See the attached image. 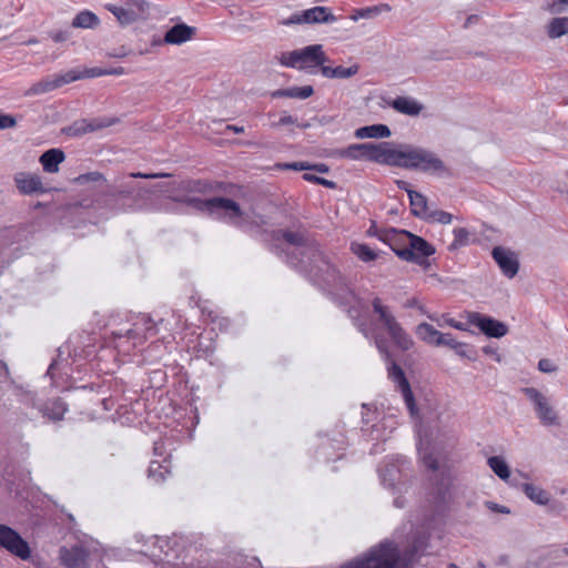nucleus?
<instances>
[{"mask_svg": "<svg viewBox=\"0 0 568 568\" xmlns=\"http://www.w3.org/2000/svg\"><path fill=\"white\" fill-rule=\"evenodd\" d=\"M286 264L305 273L341 306L347 307L355 298L339 270L304 234L286 231Z\"/></svg>", "mask_w": 568, "mask_h": 568, "instance_id": "nucleus-1", "label": "nucleus"}, {"mask_svg": "<svg viewBox=\"0 0 568 568\" xmlns=\"http://www.w3.org/2000/svg\"><path fill=\"white\" fill-rule=\"evenodd\" d=\"M173 201L185 204L194 211L207 213L214 219L240 229H244L247 223L248 215L242 211L237 202L229 197L215 196L202 200L196 196L184 195L173 197Z\"/></svg>", "mask_w": 568, "mask_h": 568, "instance_id": "nucleus-2", "label": "nucleus"}, {"mask_svg": "<svg viewBox=\"0 0 568 568\" xmlns=\"http://www.w3.org/2000/svg\"><path fill=\"white\" fill-rule=\"evenodd\" d=\"M419 455L425 467L433 473L429 476V481L435 511L443 514L453 499L450 471L446 467H440L438 459L432 453L419 450Z\"/></svg>", "mask_w": 568, "mask_h": 568, "instance_id": "nucleus-3", "label": "nucleus"}, {"mask_svg": "<svg viewBox=\"0 0 568 568\" xmlns=\"http://www.w3.org/2000/svg\"><path fill=\"white\" fill-rule=\"evenodd\" d=\"M398 168L424 173H439L446 170L445 163L433 152L410 144L400 145Z\"/></svg>", "mask_w": 568, "mask_h": 568, "instance_id": "nucleus-4", "label": "nucleus"}, {"mask_svg": "<svg viewBox=\"0 0 568 568\" xmlns=\"http://www.w3.org/2000/svg\"><path fill=\"white\" fill-rule=\"evenodd\" d=\"M400 555L397 546L389 540H384L371 548L363 558L348 561L341 568H397Z\"/></svg>", "mask_w": 568, "mask_h": 568, "instance_id": "nucleus-5", "label": "nucleus"}, {"mask_svg": "<svg viewBox=\"0 0 568 568\" xmlns=\"http://www.w3.org/2000/svg\"><path fill=\"white\" fill-rule=\"evenodd\" d=\"M149 191L139 184L121 183L119 190L112 192L103 200L111 211L143 210Z\"/></svg>", "mask_w": 568, "mask_h": 568, "instance_id": "nucleus-6", "label": "nucleus"}, {"mask_svg": "<svg viewBox=\"0 0 568 568\" xmlns=\"http://www.w3.org/2000/svg\"><path fill=\"white\" fill-rule=\"evenodd\" d=\"M372 307L393 343L402 351L410 349L414 345L413 338L396 320L390 308L383 303L382 298L374 297Z\"/></svg>", "mask_w": 568, "mask_h": 568, "instance_id": "nucleus-7", "label": "nucleus"}, {"mask_svg": "<svg viewBox=\"0 0 568 568\" xmlns=\"http://www.w3.org/2000/svg\"><path fill=\"white\" fill-rule=\"evenodd\" d=\"M328 61L322 44H311L290 52L286 58V67L295 68L307 74H316L318 71L322 73V68Z\"/></svg>", "mask_w": 568, "mask_h": 568, "instance_id": "nucleus-8", "label": "nucleus"}, {"mask_svg": "<svg viewBox=\"0 0 568 568\" xmlns=\"http://www.w3.org/2000/svg\"><path fill=\"white\" fill-rule=\"evenodd\" d=\"M0 547L21 560L31 557L28 541L16 529L4 524H0Z\"/></svg>", "mask_w": 568, "mask_h": 568, "instance_id": "nucleus-9", "label": "nucleus"}, {"mask_svg": "<svg viewBox=\"0 0 568 568\" xmlns=\"http://www.w3.org/2000/svg\"><path fill=\"white\" fill-rule=\"evenodd\" d=\"M523 392L534 404L536 415L542 425H559L558 415L544 394L535 387H525Z\"/></svg>", "mask_w": 568, "mask_h": 568, "instance_id": "nucleus-10", "label": "nucleus"}, {"mask_svg": "<svg viewBox=\"0 0 568 568\" xmlns=\"http://www.w3.org/2000/svg\"><path fill=\"white\" fill-rule=\"evenodd\" d=\"M337 18L326 7H313L311 9L297 11L286 18L288 24H315V23H333Z\"/></svg>", "mask_w": 568, "mask_h": 568, "instance_id": "nucleus-11", "label": "nucleus"}, {"mask_svg": "<svg viewBox=\"0 0 568 568\" xmlns=\"http://www.w3.org/2000/svg\"><path fill=\"white\" fill-rule=\"evenodd\" d=\"M387 364V373L389 379L396 384L397 388L400 390L405 404L412 415L417 410L414 394L412 392L410 385L403 368L390 358V361H385Z\"/></svg>", "mask_w": 568, "mask_h": 568, "instance_id": "nucleus-12", "label": "nucleus"}, {"mask_svg": "<svg viewBox=\"0 0 568 568\" xmlns=\"http://www.w3.org/2000/svg\"><path fill=\"white\" fill-rule=\"evenodd\" d=\"M367 161L398 168L400 148L394 149L389 142L367 143Z\"/></svg>", "mask_w": 568, "mask_h": 568, "instance_id": "nucleus-13", "label": "nucleus"}, {"mask_svg": "<svg viewBox=\"0 0 568 568\" xmlns=\"http://www.w3.org/2000/svg\"><path fill=\"white\" fill-rule=\"evenodd\" d=\"M468 323L479 328L488 337L500 338L508 333V326L488 315L477 312L468 313Z\"/></svg>", "mask_w": 568, "mask_h": 568, "instance_id": "nucleus-14", "label": "nucleus"}, {"mask_svg": "<svg viewBox=\"0 0 568 568\" xmlns=\"http://www.w3.org/2000/svg\"><path fill=\"white\" fill-rule=\"evenodd\" d=\"M428 538L429 537L425 532H416L413 536L412 541L403 552L402 559L405 566L419 561L423 556H429L434 554Z\"/></svg>", "mask_w": 568, "mask_h": 568, "instance_id": "nucleus-15", "label": "nucleus"}, {"mask_svg": "<svg viewBox=\"0 0 568 568\" xmlns=\"http://www.w3.org/2000/svg\"><path fill=\"white\" fill-rule=\"evenodd\" d=\"M491 256L506 277L513 278L517 275L519 260L514 251L504 246H495L491 251Z\"/></svg>", "mask_w": 568, "mask_h": 568, "instance_id": "nucleus-16", "label": "nucleus"}, {"mask_svg": "<svg viewBox=\"0 0 568 568\" xmlns=\"http://www.w3.org/2000/svg\"><path fill=\"white\" fill-rule=\"evenodd\" d=\"M13 181L18 191L23 195L43 194L48 192L41 178L36 173L18 172L14 174Z\"/></svg>", "mask_w": 568, "mask_h": 568, "instance_id": "nucleus-17", "label": "nucleus"}, {"mask_svg": "<svg viewBox=\"0 0 568 568\" xmlns=\"http://www.w3.org/2000/svg\"><path fill=\"white\" fill-rule=\"evenodd\" d=\"M89 551L82 546L60 549V560L65 568H88Z\"/></svg>", "mask_w": 568, "mask_h": 568, "instance_id": "nucleus-18", "label": "nucleus"}, {"mask_svg": "<svg viewBox=\"0 0 568 568\" xmlns=\"http://www.w3.org/2000/svg\"><path fill=\"white\" fill-rule=\"evenodd\" d=\"M67 72L62 74L49 75L33 83L26 92V97L40 95L51 92L64 84H68Z\"/></svg>", "mask_w": 568, "mask_h": 568, "instance_id": "nucleus-19", "label": "nucleus"}, {"mask_svg": "<svg viewBox=\"0 0 568 568\" xmlns=\"http://www.w3.org/2000/svg\"><path fill=\"white\" fill-rule=\"evenodd\" d=\"M407 464L404 457L392 458L383 467L378 469L379 478L385 487L395 488L396 483L400 478L402 467Z\"/></svg>", "mask_w": 568, "mask_h": 568, "instance_id": "nucleus-20", "label": "nucleus"}, {"mask_svg": "<svg viewBox=\"0 0 568 568\" xmlns=\"http://www.w3.org/2000/svg\"><path fill=\"white\" fill-rule=\"evenodd\" d=\"M110 124H111L110 122H104L102 120H97V119L91 120V121L81 119V120L74 121L69 126L63 128L62 133L67 134L68 136H81L88 132H94V131L105 128Z\"/></svg>", "mask_w": 568, "mask_h": 568, "instance_id": "nucleus-21", "label": "nucleus"}, {"mask_svg": "<svg viewBox=\"0 0 568 568\" xmlns=\"http://www.w3.org/2000/svg\"><path fill=\"white\" fill-rule=\"evenodd\" d=\"M65 160V154L61 149L53 148L44 151L40 158L39 162L42 165V169L47 173H57L59 172V165Z\"/></svg>", "mask_w": 568, "mask_h": 568, "instance_id": "nucleus-22", "label": "nucleus"}, {"mask_svg": "<svg viewBox=\"0 0 568 568\" xmlns=\"http://www.w3.org/2000/svg\"><path fill=\"white\" fill-rule=\"evenodd\" d=\"M400 235L405 236L409 240L410 246L416 253L418 261H422L424 257H428L435 253V247L429 244L423 237L410 233L409 231L402 230Z\"/></svg>", "mask_w": 568, "mask_h": 568, "instance_id": "nucleus-23", "label": "nucleus"}, {"mask_svg": "<svg viewBox=\"0 0 568 568\" xmlns=\"http://www.w3.org/2000/svg\"><path fill=\"white\" fill-rule=\"evenodd\" d=\"M194 32V28L184 23H178L166 31L164 41L171 44H181L190 40Z\"/></svg>", "mask_w": 568, "mask_h": 568, "instance_id": "nucleus-24", "label": "nucleus"}, {"mask_svg": "<svg viewBox=\"0 0 568 568\" xmlns=\"http://www.w3.org/2000/svg\"><path fill=\"white\" fill-rule=\"evenodd\" d=\"M67 409V405L60 398L49 400L39 406V410L41 412L42 416L52 422L61 420Z\"/></svg>", "mask_w": 568, "mask_h": 568, "instance_id": "nucleus-25", "label": "nucleus"}, {"mask_svg": "<svg viewBox=\"0 0 568 568\" xmlns=\"http://www.w3.org/2000/svg\"><path fill=\"white\" fill-rule=\"evenodd\" d=\"M408 197L412 214L422 220H426L430 212L427 197L417 191H408Z\"/></svg>", "mask_w": 568, "mask_h": 568, "instance_id": "nucleus-26", "label": "nucleus"}, {"mask_svg": "<svg viewBox=\"0 0 568 568\" xmlns=\"http://www.w3.org/2000/svg\"><path fill=\"white\" fill-rule=\"evenodd\" d=\"M392 134L386 124H372L358 128L355 131L357 139H384L389 138Z\"/></svg>", "mask_w": 568, "mask_h": 568, "instance_id": "nucleus-27", "label": "nucleus"}, {"mask_svg": "<svg viewBox=\"0 0 568 568\" xmlns=\"http://www.w3.org/2000/svg\"><path fill=\"white\" fill-rule=\"evenodd\" d=\"M392 108L399 113L407 115H418L423 109L416 100L406 97H398L390 103Z\"/></svg>", "mask_w": 568, "mask_h": 568, "instance_id": "nucleus-28", "label": "nucleus"}, {"mask_svg": "<svg viewBox=\"0 0 568 568\" xmlns=\"http://www.w3.org/2000/svg\"><path fill=\"white\" fill-rule=\"evenodd\" d=\"M359 71L358 64H353L348 68L337 65L335 68L324 65L322 68V75L327 79H348L357 74Z\"/></svg>", "mask_w": 568, "mask_h": 568, "instance_id": "nucleus-29", "label": "nucleus"}, {"mask_svg": "<svg viewBox=\"0 0 568 568\" xmlns=\"http://www.w3.org/2000/svg\"><path fill=\"white\" fill-rule=\"evenodd\" d=\"M100 23V18L94 12L82 10L73 18L71 26L79 29H97Z\"/></svg>", "mask_w": 568, "mask_h": 568, "instance_id": "nucleus-30", "label": "nucleus"}, {"mask_svg": "<svg viewBox=\"0 0 568 568\" xmlns=\"http://www.w3.org/2000/svg\"><path fill=\"white\" fill-rule=\"evenodd\" d=\"M367 143L351 144L347 148L335 151V155L341 159L367 160Z\"/></svg>", "mask_w": 568, "mask_h": 568, "instance_id": "nucleus-31", "label": "nucleus"}, {"mask_svg": "<svg viewBox=\"0 0 568 568\" xmlns=\"http://www.w3.org/2000/svg\"><path fill=\"white\" fill-rule=\"evenodd\" d=\"M442 332L428 323H420L416 327V335L423 342L437 346V339L442 338Z\"/></svg>", "mask_w": 568, "mask_h": 568, "instance_id": "nucleus-32", "label": "nucleus"}, {"mask_svg": "<svg viewBox=\"0 0 568 568\" xmlns=\"http://www.w3.org/2000/svg\"><path fill=\"white\" fill-rule=\"evenodd\" d=\"M105 8L116 17L122 26L131 24L139 18V12L134 9H125L115 4H106Z\"/></svg>", "mask_w": 568, "mask_h": 568, "instance_id": "nucleus-33", "label": "nucleus"}, {"mask_svg": "<svg viewBox=\"0 0 568 568\" xmlns=\"http://www.w3.org/2000/svg\"><path fill=\"white\" fill-rule=\"evenodd\" d=\"M104 68H85L83 70L72 69L67 71L68 82H74L81 79L97 78L104 75Z\"/></svg>", "mask_w": 568, "mask_h": 568, "instance_id": "nucleus-34", "label": "nucleus"}, {"mask_svg": "<svg viewBox=\"0 0 568 568\" xmlns=\"http://www.w3.org/2000/svg\"><path fill=\"white\" fill-rule=\"evenodd\" d=\"M568 33V17L552 18L547 26L550 39H557Z\"/></svg>", "mask_w": 568, "mask_h": 568, "instance_id": "nucleus-35", "label": "nucleus"}, {"mask_svg": "<svg viewBox=\"0 0 568 568\" xmlns=\"http://www.w3.org/2000/svg\"><path fill=\"white\" fill-rule=\"evenodd\" d=\"M523 490L530 500L538 505H546L550 499L549 494L545 489L534 484H524Z\"/></svg>", "mask_w": 568, "mask_h": 568, "instance_id": "nucleus-36", "label": "nucleus"}, {"mask_svg": "<svg viewBox=\"0 0 568 568\" xmlns=\"http://www.w3.org/2000/svg\"><path fill=\"white\" fill-rule=\"evenodd\" d=\"M367 234L369 236H375L379 241L388 244L392 246L393 241L397 235H400V231H397L396 229H389V230H382L379 229L375 222H373L367 230Z\"/></svg>", "mask_w": 568, "mask_h": 568, "instance_id": "nucleus-37", "label": "nucleus"}, {"mask_svg": "<svg viewBox=\"0 0 568 568\" xmlns=\"http://www.w3.org/2000/svg\"><path fill=\"white\" fill-rule=\"evenodd\" d=\"M286 170L293 171H315L317 173H328L329 166L325 163H310L306 161L286 162Z\"/></svg>", "mask_w": 568, "mask_h": 568, "instance_id": "nucleus-38", "label": "nucleus"}, {"mask_svg": "<svg viewBox=\"0 0 568 568\" xmlns=\"http://www.w3.org/2000/svg\"><path fill=\"white\" fill-rule=\"evenodd\" d=\"M362 433L367 440H386L387 432L383 423L376 420L368 427H362Z\"/></svg>", "mask_w": 568, "mask_h": 568, "instance_id": "nucleus-39", "label": "nucleus"}, {"mask_svg": "<svg viewBox=\"0 0 568 568\" xmlns=\"http://www.w3.org/2000/svg\"><path fill=\"white\" fill-rule=\"evenodd\" d=\"M384 10L388 11V10H390V7L388 4H379V6L361 8V9H357L354 11V13L351 16V19L354 21H357L359 19H372V18L378 16Z\"/></svg>", "mask_w": 568, "mask_h": 568, "instance_id": "nucleus-40", "label": "nucleus"}, {"mask_svg": "<svg viewBox=\"0 0 568 568\" xmlns=\"http://www.w3.org/2000/svg\"><path fill=\"white\" fill-rule=\"evenodd\" d=\"M488 465L491 470L503 480H508L510 477V469L504 458L493 456L488 458Z\"/></svg>", "mask_w": 568, "mask_h": 568, "instance_id": "nucleus-41", "label": "nucleus"}, {"mask_svg": "<svg viewBox=\"0 0 568 568\" xmlns=\"http://www.w3.org/2000/svg\"><path fill=\"white\" fill-rule=\"evenodd\" d=\"M265 241L268 243L270 248L277 255L284 252V230H274L266 234Z\"/></svg>", "mask_w": 568, "mask_h": 568, "instance_id": "nucleus-42", "label": "nucleus"}, {"mask_svg": "<svg viewBox=\"0 0 568 568\" xmlns=\"http://www.w3.org/2000/svg\"><path fill=\"white\" fill-rule=\"evenodd\" d=\"M352 252L363 262H372L377 258V253L364 243H352Z\"/></svg>", "mask_w": 568, "mask_h": 568, "instance_id": "nucleus-43", "label": "nucleus"}, {"mask_svg": "<svg viewBox=\"0 0 568 568\" xmlns=\"http://www.w3.org/2000/svg\"><path fill=\"white\" fill-rule=\"evenodd\" d=\"M453 234H454V240L448 245V250L450 252L456 251L459 247H463V246H466V245L469 244V235H470V233L468 232L467 229H465V227H455L454 231H453Z\"/></svg>", "mask_w": 568, "mask_h": 568, "instance_id": "nucleus-44", "label": "nucleus"}, {"mask_svg": "<svg viewBox=\"0 0 568 568\" xmlns=\"http://www.w3.org/2000/svg\"><path fill=\"white\" fill-rule=\"evenodd\" d=\"M314 94V88L312 85H292L286 88V98L305 100Z\"/></svg>", "mask_w": 568, "mask_h": 568, "instance_id": "nucleus-45", "label": "nucleus"}, {"mask_svg": "<svg viewBox=\"0 0 568 568\" xmlns=\"http://www.w3.org/2000/svg\"><path fill=\"white\" fill-rule=\"evenodd\" d=\"M165 474H169V469L166 466H163L158 460H152L148 468V475L150 478H153L156 483H161L165 479Z\"/></svg>", "mask_w": 568, "mask_h": 568, "instance_id": "nucleus-46", "label": "nucleus"}, {"mask_svg": "<svg viewBox=\"0 0 568 568\" xmlns=\"http://www.w3.org/2000/svg\"><path fill=\"white\" fill-rule=\"evenodd\" d=\"M72 182L78 185H83V184H89V183L97 184V183H104L105 179L102 173H100L98 171H93V172L80 174L79 176L74 178L72 180Z\"/></svg>", "mask_w": 568, "mask_h": 568, "instance_id": "nucleus-47", "label": "nucleus"}, {"mask_svg": "<svg viewBox=\"0 0 568 568\" xmlns=\"http://www.w3.org/2000/svg\"><path fill=\"white\" fill-rule=\"evenodd\" d=\"M453 219V215L446 211L430 210L425 221L430 223L437 222L440 224H450Z\"/></svg>", "mask_w": 568, "mask_h": 568, "instance_id": "nucleus-48", "label": "nucleus"}, {"mask_svg": "<svg viewBox=\"0 0 568 568\" xmlns=\"http://www.w3.org/2000/svg\"><path fill=\"white\" fill-rule=\"evenodd\" d=\"M390 247L394 251V253L403 261L414 262L417 264H422V262H423V261H418V257L416 256V253L412 248L410 244L408 246L402 247V248H396L393 245Z\"/></svg>", "mask_w": 568, "mask_h": 568, "instance_id": "nucleus-49", "label": "nucleus"}, {"mask_svg": "<svg viewBox=\"0 0 568 568\" xmlns=\"http://www.w3.org/2000/svg\"><path fill=\"white\" fill-rule=\"evenodd\" d=\"M362 409V427H368L378 420V413L375 408L371 407L368 404H363Z\"/></svg>", "mask_w": 568, "mask_h": 568, "instance_id": "nucleus-50", "label": "nucleus"}, {"mask_svg": "<svg viewBox=\"0 0 568 568\" xmlns=\"http://www.w3.org/2000/svg\"><path fill=\"white\" fill-rule=\"evenodd\" d=\"M375 345H376L379 354L384 358V361H390V358H393V355L388 348L387 342L384 337H379V336L375 337Z\"/></svg>", "mask_w": 568, "mask_h": 568, "instance_id": "nucleus-51", "label": "nucleus"}, {"mask_svg": "<svg viewBox=\"0 0 568 568\" xmlns=\"http://www.w3.org/2000/svg\"><path fill=\"white\" fill-rule=\"evenodd\" d=\"M437 346H447L454 349L460 347V342L456 341L452 334L443 333L442 338L437 339Z\"/></svg>", "mask_w": 568, "mask_h": 568, "instance_id": "nucleus-52", "label": "nucleus"}, {"mask_svg": "<svg viewBox=\"0 0 568 568\" xmlns=\"http://www.w3.org/2000/svg\"><path fill=\"white\" fill-rule=\"evenodd\" d=\"M455 353L460 357H466L468 359H476V353L473 348H470L467 344L460 342L459 348H454Z\"/></svg>", "mask_w": 568, "mask_h": 568, "instance_id": "nucleus-53", "label": "nucleus"}, {"mask_svg": "<svg viewBox=\"0 0 568 568\" xmlns=\"http://www.w3.org/2000/svg\"><path fill=\"white\" fill-rule=\"evenodd\" d=\"M566 7H568V0H554L548 4L547 9L550 13L557 14L564 12Z\"/></svg>", "mask_w": 568, "mask_h": 568, "instance_id": "nucleus-54", "label": "nucleus"}, {"mask_svg": "<svg viewBox=\"0 0 568 568\" xmlns=\"http://www.w3.org/2000/svg\"><path fill=\"white\" fill-rule=\"evenodd\" d=\"M17 121L10 114L0 113V130L16 126Z\"/></svg>", "mask_w": 568, "mask_h": 568, "instance_id": "nucleus-55", "label": "nucleus"}, {"mask_svg": "<svg viewBox=\"0 0 568 568\" xmlns=\"http://www.w3.org/2000/svg\"><path fill=\"white\" fill-rule=\"evenodd\" d=\"M538 369L542 373H554L557 367L550 359L542 358L538 362Z\"/></svg>", "mask_w": 568, "mask_h": 568, "instance_id": "nucleus-56", "label": "nucleus"}, {"mask_svg": "<svg viewBox=\"0 0 568 568\" xmlns=\"http://www.w3.org/2000/svg\"><path fill=\"white\" fill-rule=\"evenodd\" d=\"M141 322L144 326V332H145V335L150 334V335H153L155 333V323L153 322V320L150 317V316H143L141 318Z\"/></svg>", "mask_w": 568, "mask_h": 568, "instance_id": "nucleus-57", "label": "nucleus"}, {"mask_svg": "<svg viewBox=\"0 0 568 568\" xmlns=\"http://www.w3.org/2000/svg\"><path fill=\"white\" fill-rule=\"evenodd\" d=\"M126 3L132 8H135L139 13H144L149 7L144 0H126Z\"/></svg>", "mask_w": 568, "mask_h": 568, "instance_id": "nucleus-58", "label": "nucleus"}, {"mask_svg": "<svg viewBox=\"0 0 568 568\" xmlns=\"http://www.w3.org/2000/svg\"><path fill=\"white\" fill-rule=\"evenodd\" d=\"M485 506L494 511V513H500V514H509L510 510L509 508H507L506 506H503V505H499V504H496L494 501H486L485 503Z\"/></svg>", "mask_w": 568, "mask_h": 568, "instance_id": "nucleus-59", "label": "nucleus"}, {"mask_svg": "<svg viewBox=\"0 0 568 568\" xmlns=\"http://www.w3.org/2000/svg\"><path fill=\"white\" fill-rule=\"evenodd\" d=\"M50 37L54 42H63L70 38V32L69 31H54V32L50 33Z\"/></svg>", "mask_w": 568, "mask_h": 568, "instance_id": "nucleus-60", "label": "nucleus"}, {"mask_svg": "<svg viewBox=\"0 0 568 568\" xmlns=\"http://www.w3.org/2000/svg\"><path fill=\"white\" fill-rule=\"evenodd\" d=\"M21 400L23 403H26L27 405H31L32 407H36L37 404H36V397H34V394L31 393V392H27L22 395V398Z\"/></svg>", "mask_w": 568, "mask_h": 568, "instance_id": "nucleus-61", "label": "nucleus"}, {"mask_svg": "<svg viewBox=\"0 0 568 568\" xmlns=\"http://www.w3.org/2000/svg\"><path fill=\"white\" fill-rule=\"evenodd\" d=\"M320 185H323L327 189H331V190H335L337 189V183L332 181V180H327V179H324V178H321L318 179V183Z\"/></svg>", "mask_w": 568, "mask_h": 568, "instance_id": "nucleus-62", "label": "nucleus"}, {"mask_svg": "<svg viewBox=\"0 0 568 568\" xmlns=\"http://www.w3.org/2000/svg\"><path fill=\"white\" fill-rule=\"evenodd\" d=\"M104 75H121L124 73V69L122 67L104 69Z\"/></svg>", "mask_w": 568, "mask_h": 568, "instance_id": "nucleus-63", "label": "nucleus"}, {"mask_svg": "<svg viewBox=\"0 0 568 568\" xmlns=\"http://www.w3.org/2000/svg\"><path fill=\"white\" fill-rule=\"evenodd\" d=\"M483 352L486 354V355H489V356H495L497 361H499V355L497 353V349L491 347V346H485L483 347Z\"/></svg>", "mask_w": 568, "mask_h": 568, "instance_id": "nucleus-64", "label": "nucleus"}]
</instances>
